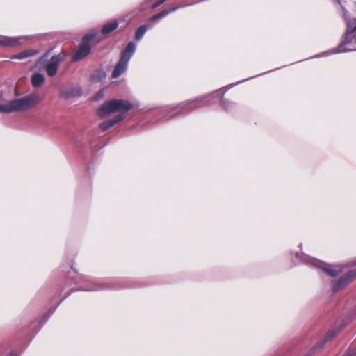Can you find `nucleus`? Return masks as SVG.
<instances>
[{"label":"nucleus","mask_w":356,"mask_h":356,"mask_svg":"<svg viewBox=\"0 0 356 356\" xmlns=\"http://www.w3.org/2000/svg\"><path fill=\"white\" fill-rule=\"evenodd\" d=\"M0 113H9L8 102L4 104H0Z\"/></svg>","instance_id":"21"},{"label":"nucleus","mask_w":356,"mask_h":356,"mask_svg":"<svg viewBox=\"0 0 356 356\" xmlns=\"http://www.w3.org/2000/svg\"><path fill=\"white\" fill-rule=\"evenodd\" d=\"M123 119V114H118L113 119L108 120L100 124L99 127L102 131H106Z\"/></svg>","instance_id":"11"},{"label":"nucleus","mask_w":356,"mask_h":356,"mask_svg":"<svg viewBox=\"0 0 356 356\" xmlns=\"http://www.w3.org/2000/svg\"><path fill=\"white\" fill-rule=\"evenodd\" d=\"M44 81L45 77L41 73H34L31 76V83L34 88L41 87Z\"/></svg>","instance_id":"12"},{"label":"nucleus","mask_w":356,"mask_h":356,"mask_svg":"<svg viewBox=\"0 0 356 356\" xmlns=\"http://www.w3.org/2000/svg\"><path fill=\"white\" fill-rule=\"evenodd\" d=\"M27 36H0V46L3 47H15L22 44V40L27 39Z\"/></svg>","instance_id":"6"},{"label":"nucleus","mask_w":356,"mask_h":356,"mask_svg":"<svg viewBox=\"0 0 356 356\" xmlns=\"http://www.w3.org/2000/svg\"><path fill=\"white\" fill-rule=\"evenodd\" d=\"M104 97V91H99L97 92L95 97V100H99Z\"/></svg>","instance_id":"23"},{"label":"nucleus","mask_w":356,"mask_h":356,"mask_svg":"<svg viewBox=\"0 0 356 356\" xmlns=\"http://www.w3.org/2000/svg\"><path fill=\"white\" fill-rule=\"evenodd\" d=\"M65 58V54L60 52L58 54L51 56V58L47 61L45 70L49 76H54L56 74L58 68Z\"/></svg>","instance_id":"4"},{"label":"nucleus","mask_w":356,"mask_h":356,"mask_svg":"<svg viewBox=\"0 0 356 356\" xmlns=\"http://www.w3.org/2000/svg\"><path fill=\"white\" fill-rule=\"evenodd\" d=\"M147 31V27L146 25H142L139 26L137 30L135 31V39L137 41H140Z\"/></svg>","instance_id":"19"},{"label":"nucleus","mask_w":356,"mask_h":356,"mask_svg":"<svg viewBox=\"0 0 356 356\" xmlns=\"http://www.w3.org/2000/svg\"><path fill=\"white\" fill-rule=\"evenodd\" d=\"M61 93L65 98L70 99L81 96L82 90L80 86H75L63 89Z\"/></svg>","instance_id":"9"},{"label":"nucleus","mask_w":356,"mask_h":356,"mask_svg":"<svg viewBox=\"0 0 356 356\" xmlns=\"http://www.w3.org/2000/svg\"><path fill=\"white\" fill-rule=\"evenodd\" d=\"M39 53V51L38 50H33V49H29L25 50L24 51H22L19 53L18 54L15 55L13 58L16 59H24L30 56H35Z\"/></svg>","instance_id":"17"},{"label":"nucleus","mask_w":356,"mask_h":356,"mask_svg":"<svg viewBox=\"0 0 356 356\" xmlns=\"http://www.w3.org/2000/svg\"><path fill=\"white\" fill-rule=\"evenodd\" d=\"M159 19H161V17H160V16L158 14L154 15V16H152L150 18V20H152V21H158Z\"/></svg>","instance_id":"25"},{"label":"nucleus","mask_w":356,"mask_h":356,"mask_svg":"<svg viewBox=\"0 0 356 356\" xmlns=\"http://www.w3.org/2000/svg\"><path fill=\"white\" fill-rule=\"evenodd\" d=\"M166 0H160L157 1L156 3H154L152 6V8H156L161 6L163 3H164Z\"/></svg>","instance_id":"24"},{"label":"nucleus","mask_w":356,"mask_h":356,"mask_svg":"<svg viewBox=\"0 0 356 356\" xmlns=\"http://www.w3.org/2000/svg\"><path fill=\"white\" fill-rule=\"evenodd\" d=\"M339 330H334L329 331L325 336V340L318 342L316 345L314 346V348H312L313 352L316 351L317 349L323 348L325 342L329 340H331L337 334Z\"/></svg>","instance_id":"14"},{"label":"nucleus","mask_w":356,"mask_h":356,"mask_svg":"<svg viewBox=\"0 0 356 356\" xmlns=\"http://www.w3.org/2000/svg\"><path fill=\"white\" fill-rule=\"evenodd\" d=\"M338 3H340V0H338Z\"/></svg>","instance_id":"30"},{"label":"nucleus","mask_w":356,"mask_h":356,"mask_svg":"<svg viewBox=\"0 0 356 356\" xmlns=\"http://www.w3.org/2000/svg\"><path fill=\"white\" fill-rule=\"evenodd\" d=\"M136 46L133 42H129L125 49L122 51L120 59L129 63V60L136 51Z\"/></svg>","instance_id":"8"},{"label":"nucleus","mask_w":356,"mask_h":356,"mask_svg":"<svg viewBox=\"0 0 356 356\" xmlns=\"http://www.w3.org/2000/svg\"><path fill=\"white\" fill-rule=\"evenodd\" d=\"M127 66L128 63L120 59L113 71L112 77L114 79L119 77L121 74L126 72Z\"/></svg>","instance_id":"10"},{"label":"nucleus","mask_w":356,"mask_h":356,"mask_svg":"<svg viewBox=\"0 0 356 356\" xmlns=\"http://www.w3.org/2000/svg\"><path fill=\"white\" fill-rule=\"evenodd\" d=\"M92 38V35H86L84 37L81 44L79 46L78 50L72 57L74 61H78L79 60H81L90 54L91 51V47L88 44V42Z\"/></svg>","instance_id":"5"},{"label":"nucleus","mask_w":356,"mask_h":356,"mask_svg":"<svg viewBox=\"0 0 356 356\" xmlns=\"http://www.w3.org/2000/svg\"><path fill=\"white\" fill-rule=\"evenodd\" d=\"M222 104H223V106L225 107V108L226 110H229V109H230V108H229V102H228L227 101L224 100V101L222 102Z\"/></svg>","instance_id":"27"},{"label":"nucleus","mask_w":356,"mask_h":356,"mask_svg":"<svg viewBox=\"0 0 356 356\" xmlns=\"http://www.w3.org/2000/svg\"><path fill=\"white\" fill-rule=\"evenodd\" d=\"M204 104H205L200 101H192L190 102L184 103L183 105H181V109H185L186 111L193 110L196 108L200 107Z\"/></svg>","instance_id":"16"},{"label":"nucleus","mask_w":356,"mask_h":356,"mask_svg":"<svg viewBox=\"0 0 356 356\" xmlns=\"http://www.w3.org/2000/svg\"><path fill=\"white\" fill-rule=\"evenodd\" d=\"M355 12H356V2L355 3Z\"/></svg>","instance_id":"29"},{"label":"nucleus","mask_w":356,"mask_h":356,"mask_svg":"<svg viewBox=\"0 0 356 356\" xmlns=\"http://www.w3.org/2000/svg\"><path fill=\"white\" fill-rule=\"evenodd\" d=\"M356 277V272L353 270H349L344 275L341 277L337 281L333 284V290L334 291H339L347 285H348L354 277Z\"/></svg>","instance_id":"7"},{"label":"nucleus","mask_w":356,"mask_h":356,"mask_svg":"<svg viewBox=\"0 0 356 356\" xmlns=\"http://www.w3.org/2000/svg\"><path fill=\"white\" fill-rule=\"evenodd\" d=\"M91 284L88 288H86V291H97L107 289L108 286L104 284L97 283L95 282H90Z\"/></svg>","instance_id":"18"},{"label":"nucleus","mask_w":356,"mask_h":356,"mask_svg":"<svg viewBox=\"0 0 356 356\" xmlns=\"http://www.w3.org/2000/svg\"><path fill=\"white\" fill-rule=\"evenodd\" d=\"M159 19H161V17H160V16L158 14L154 15V16H152L150 18V20H152V21H158Z\"/></svg>","instance_id":"26"},{"label":"nucleus","mask_w":356,"mask_h":356,"mask_svg":"<svg viewBox=\"0 0 356 356\" xmlns=\"http://www.w3.org/2000/svg\"><path fill=\"white\" fill-rule=\"evenodd\" d=\"M49 55L48 54H45L44 56H42L37 62V65H42L43 63H44L47 58H48Z\"/></svg>","instance_id":"22"},{"label":"nucleus","mask_w":356,"mask_h":356,"mask_svg":"<svg viewBox=\"0 0 356 356\" xmlns=\"http://www.w3.org/2000/svg\"><path fill=\"white\" fill-rule=\"evenodd\" d=\"M322 266V264H320L319 268H320L321 269H322V267H324V266H325L326 265H323V266Z\"/></svg>","instance_id":"28"},{"label":"nucleus","mask_w":356,"mask_h":356,"mask_svg":"<svg viewBox=\"0 0 356 356\" xmlns=\"http://www.w3.org/2000/svg\"><path fill=\"white\" fill-rule=\"evenodd\" d=\"M322 270L330 277H335L341 272V269L338 266L326 265L325 266L322 267Z\"/></svg>","instance_id":"15"},{"label":"nucleus","mask_w":356,"mask_h":356,"mask_svg":"<svg viewBox=\"0 0 356 356\" xmlns=\"http://www.w3.org/2000/svg\"><path fill=\"white\" fill-rule=\"evenodd\" d=\"M341 12L346 24L344 35L340 44L337 48L324 52V55L345 53L356 50V18L352 17L343 6H341Z\"/></svg>","instance_id":"1"},{"label":"nucleus","mask_w":356,"mask_h":356,"mask_svg":"<svg viewBox=\"0 0 356 356\" xmlns=\"http://www.w3.org/2000/svg\"><path fill=\"white\" fill-rule=\"evenodd\" d=\"M345 356H349V355H345Z\"/></svg>","instance_id":"31"},{"label":"nucleus","mask_w":356,"mask_h":356,"mask_svg":"<svg viewBox=\"0 0 356 356\" xmlns=\"http://www.w3.org/2000/svg\"><path fill=\"white\" fill-rule=\"evenodd\" d=\"M178 9L177 6H175L172 8L170 10H164L162 12L158 13V15L160 16L161 19L167 16L170 12L175 11Z\"/></svg>","instance_id":"20"},{"label":"nucleus","mask_w":356,"mask_h":356,"mask_svg":"<svg viewBox=\"0 0 356 356\" xmlns=\"http://www.w3.org/2000/svg\"><path fill=\"white\" fill-rule=\"evenodd\" d=\"M39 102L37 95H29L20 99H14L8 102L9 113L28 110Z\"/></svg>","instance_id":"3"},{"label":"nucleus","mask_w":356,"mask_h":356,"mask_svg":"<svg viewBox=\"0 0 356 356\" xmlns=\"http://www.w3.org/2000/svg\"><path fill=\"white\" fill-rule=\"evenodd\" d=\"M119 23L117 20H113L107 22L103 26L101 32L104 35L108 34L116 29Z\"/></svg>","instance_id":"13"},{"label":"nucleus","mask_w":356,"mask_h":356,"mask_svg":"<svg viewBox=\"0 0 356 356\" xmlns=\"http://www.w3.org/2000/svg\"><path fill=\"white\" fill-rule=\"evenodd\" d=\"M134 105L124 99H113L105 102L97 111V114L101 117H106L113 113L119 112L123 114V118L127 111L131 110Z\"/></svg>","instance_id":"2"}]
</instances>
